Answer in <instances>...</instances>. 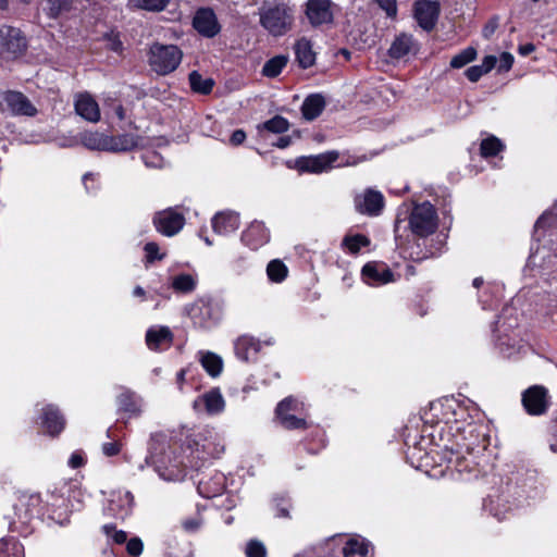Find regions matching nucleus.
I'll return each instance as SVG.
<instances>
[{"instance_id": "nucleus-35", "label": "nucleus", "mask_w": 557, "mask_h": 557, "mask_svg": "<svg viewBox=\"0 0 557 557\" xmlns=\"http://www.w3.org/2000/svg\"><path fill=\"white\" fill-rule=\"evenodd\" d=\"M325 108V99L320 94L309 95L301 104V114L305 120H315Z\"/></svg>"}, {"instance_id": "nucleus-24", "label": "nucleus", "mask_w": 557, "mask_h": 557, "mask_svg": "<svg viewBox=\"0 0 557 557\" xmlns=\"http://www.w3.org/2000/svg\"><path fill=\"white\" fill-rule=\"evenodd\" d=\"M3 101L13 115L35 116L37 109L29 99L20 91L8 90L3 92Z\"/></svg>"}, {"instance_id": "nucleus-5", "label": "nucleus", "mask_w": 557, "mask_h": 557, "mask_svg": "<svg viewBox=\"0 0 557 557\" xmlns=\"http://www.w3.org/2000/svg\"><path fill=\"white\" fill-rule=\"evenodd\" d=\"M183 60V51L176 45L153 42L147 52V62L152 72L159 76L173 73Z\"/></svg>"}, {"instance_id": "nucleus-64", "label": "nucleus", "mask_w": 557, "mask_h": 557, "mask_svg": "<svg viewBox=\"0 0 557 557\" xmlns=\"http://www.w3.org/2000/svg\"><path fill=\"white\" fill-rule=\"evenodd\" d=\"M201 521L197 518L187 519L183 522V527L188 532H195L200 528Z\"/></svg>"}, {"instance_id": "nucleus-58", "label": "nucleus", "mask_w": 557, "mask_h": 557, "mask_svg": "<svg viewBox=\"0 0 557 557\" xmlns=\"http://www.w3.org/2000/svg\"><path fill=\"white\" fill-rule=\"evenodd\" d=\"M122 445L117 441L103 443L101 445L102 454L107 457H113L120 454Z\"/></svg>"}, {"instance_id": "nucleus-49", "label": "nucleus", "mask_w": 557, "mask_h": 557, "mask_svg": "<svg viewBox=\"0 0 557 557\" xmlns=\"http://www.w3.org/2000/svg\"><path fill=\"white\" fill-rule=\"evenodd\" d=\"M476 50L473 47H468L451 58L450 66L453 69H461L476 58Z\"/></svg>"}, {"instance_id": "nucleus-14", "label": "nucleus", "mask_w": 557, "mask_h": 557, "mask_svg": "<svg viewBox=\"0 0 557 557\" xmlns=\"http://www.w3.org/2000/svg\"><path fill=\"white\" fill-rule=\"evenodd\" d=\"M361 278L367 285L379 287L394 282L395 275L384 262L370 261L362 267Z\"/></svg>"}, {"instance_id": "nucleus-12", "label": "nucleus", "mask_w": 557, "mask_h": 557, "mask_svg": "<svg viewBox=\"0 0 557 557\" xmlns=\"http://www.w3.org/2000/svg\"><path fill=\"white\" fill-rule=\"evenodd\" d=\"M521 403L528 414L543 416L549 407L548 391L542 385H532L522 392Z\"/></svg>"}, {"instance_id": "nucleus-17", "label": "nucleus", "mask_w": 557, "mask_h": 557, "mask_svg": "<svg viewBox=\"0 0 557 557\" xmlns=\"http://www.w3.org/2000/svg\"><path fill=\"white\" fill-rule=\"evenodd\" d=\"M331 0H307L306 16L313 27L331 24L334 20Z\"/></svg>"}, {"instance_id": "nucleus-43", "label": "nucleus", "mask_w": 557, "mask_h": 557, "mask_svg": "<svg viewBox=\"0 0 557 557\" xmlns=\"http://www.w3.org/2000/svg\"><path fill=\"white\" fill-rule=\"evenodd\" d=\"M257 128L259 133L265 131L273 134H283L288 131L289 122L287 119L281 115H275L272 119L259 124Z\"/></svg>"}, {"instance_id": "nucleus-40", "label": "nucleus", "mask_w": 557, "mask_h": 557, "mask_svg": "<svg viewBox=\"0 0 557 557\" xmlns=\"http://www.w3.org/2000/svg\"><path fill=\"white\" fill-rule=\"evenodd\" d=\"M198 284V276L190 273H181L172 277L171 287L175 293H193Z\"/></svg>"}, {"instance_id": "nucleus-23", "label": "nucleus", "mask_w": 557, "mask_h": 557, "mask_svg": "<svg viewBox=\"0 0 557 557\" xmlns=\"http://www.w3.org/2000/svg\"><path fill=\"white\" fill-rule=\"evenodd\" d=\"M242 243L251 250H258L270 240V232L264 223L251 222L242 233Z\"/></svg>"}, {"instance_id": "nucleus-57", "label": "nucleus", "mask_w": 557, "mask_h": 557, "mask_svg": "<svg viewBox=\"0 0 557 557\" xmlns=\"http://www.w3.org/2000/svg\"><path fill=\"white\" fill-rule=\"evenodd\" d=\"M515 58L510 52H502L497 59V72L506 73L513 64Z\"/></svg>"}, {"instance_id": "nucleus-9", "label": "nucleus", "mask_w": 557, "mask_h": 557, "mask_svg": "<svg viewBox=\"0 0 557 557\" xmlns=\"http://www.w3.org/2000/svg\"><path fill=\"white\" fill-rule=\"evenodd\" d=\"M222 306L213 300H198L188 310L194 325L198 329L210 330L222 319Z\"/></svg>"}, {"instance_id": "nucleus-15", "label": "nucleus", "mask_w": 557, "mask_h": 557, "mask_svg": "<svg viewBox=\"0 0 557 557\" xmlns=\"http://www.w3.org/2000/svg\"><path fill=\"white\" fill-rule=\"evenodd\" d=\"M354 203L357 212L376 216L384 208V197L381 191L368 188L362 194L355 196Z\"/></svg>"}, {"instance_id": "nucleus-63", "label": "nucleus", "mask_w": 557, "mask_h": 557, "mask_svg": "<svg viewBox=\"0 0 557 557\" xmlns=\"http://www.w3.org/2000/svg\"><path fill=\"white\" fill-rule=\"evenodd\" d=\"M246 139V133L243 129H236L233 132L230 141L233 146H238Z\"/></svg>"}, {"instance_id": "nucleus-7", "label": "nucleus", "mask_w": 557, "mask_h": 557, "mask_svg": "<svg viewBox=\"0 0 557 557\" xmlns=\"http://www.w3.org/2000/svg\"><path fill=\"white\" fill-rule=\"evenodd\" d=\"M275 413L280 424L286 430H301L308 425L305 404L293 396L280 401Z\"/></svg>"}, {"instance_id": "nucleus-2", "label": "nucleus", "mask_w": 557, "mask_h": 557, "mask_svg": "<svg viewBox=\"0 0 557 557\" xmlns=\"http://www.w3.org/2000/svg\"><path fill=\"white\" fill-rule=\"evenodd\" d=\"M184 447V451L188 453L186 457L188 466L198 470L199 462L220 458L225 450V443L223 436L215 430L203 428L189 434ZM147 466H152L160 479L170 482L183 480L187 468L184 458L176 455V443H173L164 433L151 435L148 456L138 469L144 470Z\"/></svg>"}, {"instance_id": "nucleus-33", "label": "nucleus", "mask_w": 557, "mask_h": 557, "mask_svg": "<svg viewBox=\"0 0 557 557\" xmlns=\"http://www.w3.org/2000/svg\"><path fill=\"white\" fill-rule=\"evenodd\" d=\"M46 519L64 525L69 522V511L62 497H52V502L46 504Z\"/></svg>"}, {"instance_id": "nucleus-18", "label": "nucleus", "mask_w": 557, "mask_h": 557, "mask_svg": "<svg viewBox=\"0 0 557 557\" xmlns=\"http://www.w3.org/2000/svg\"><path fill=\"white\" fill-rule=\"evenodd\" d=\"M440 3L431 0H419L413 5V15L419 26L430 32L432 30L440 16Z\"/></svg>"}, {"instance_id": "nucleus-45", "label": "nucleus", "mask_w": 557, "mask_h": 557, "mask_svg": "<svg viewBox=\"0 0 557 557\" xmlns=\"http://www.w3.org/2000/svg\"><path fill=\"white\" fill-rule=\"evenodd\" d=\"M287 62L288 58L286 55H275L264 63L262 67V74L265 77L274 78L281 74Z\"/></svg>"}, {"instance_id": "nucleus-21", "label": "nucleus", "mask_w": 557, "mask_h": 557, "mask_svg": "<svg viewBox=\"0 0 557 557\" xmlns=\"http://www.w3.org/2000/svg\"><path fill=\"white\" fill-rule=\"evenodd\" d=\"M25 46V38L21 35L20 29L9 25L0 26V54L16 55L23 52Z\"/></svg>"}, {"instance_id": "nucleus-36", "label": "nucleus", "mask_w": 557, "mask_h": 557, "mask_svg": "<svg viewBox=\"0 0 557 557\" xmlns=\"http://www.w3.org/2000/svg\"><path fill=\"white\" fill-rule=\"evenodd\" d=\"M370 244V238L363 234H346L341 243V248L347 255L357 256L363 248L369 247Z\"/></svg>"}, {"instance_id": "nucleus-38", "label": "nucleus", "mask_w": 557, "mask_h": 557, "mask_svg": "<svg viewBox=\"0 0 557 557\" xmlns=\"http://www.w3.org/2000/svg\"><path fill=\"white\" fill-rule=\"evenodd\" d=\"M557 224V201L555 205L546 210L535 222L533 237L536 240H541L542 236L545 235L546 231Z\"/></svg>"}, {"instance_id": "nucleus-20", "label": "nucleus", "mask_w": 557, "mask_h": 557, "mask_svg": "<svg viewBox=\"0 0 557 557\" xmlns=\"http://www.w3.org/2000/svg\"><path fill=\"white\" fill-rule=\"evenodd\" d=\"M338 159L336 151H329L315 156L300 157L296 161L300 172L321 173L329 169Z\"/></svg>"}, {"instance_id": "nucleus-51", "label": "nucleus", "mask_w": 557, "mask_h": 557, "mask_svg": "<svg viewBox=\"0 0 557 557\" xmlns=\"http://www.w3.org/2000/svg\"><path fill=\"white\" fill-rule=\"evenodd\" d=\"M129 2L136 8L159 12L166 7L169 0H129Z\"/></svg>"}, {"instance_id": "nucleus-19", "label": "nucleus", "mask_w": 557, "mask_h": 557, "mask_svg": "<svg viewBox=\"0 0 557 557\" xmlns=\"http://www.w3.org/2000/svg\"><path fill=\"white\" fill-rule=\"evenodd\" d=\"M225 482L226 478L222 472L212 470L198 480L197 491L203 498L219 497L224 492Z\"/></svg>"}, {"instance_id": "nucleus-42", "label": "nucleus", "mask_w": 557, "mask_h": 557, "mask_svg": "<svg viewBox=\"0 0 557 557\" xmlns=\"http://www.w3.org/2000/svg\"><path fill=\"white\" fill-rule=\"evenodd\" d=\"M188 81L191 90L200 95H209L214 86L211 77H203L198 71H191Z\"/></svg>"}, {"instance_id": "nucleus-52", "label": "nucleus", "mask_w": 557, "mask_h": 557, "mask_svg": "<svg viewBox=\"0 0 557 557\" xmlns=\"http://www.w3.org/2000/svg\"><path fill=\"white\" fill-rule=\"evenodd\" d=\"M141 159L147 168L151 169H161L164 166L165 161L163 157L154 151V150H147L141 154Z\"/></svg>"}, {"instance_id": "nucleus-27", "label": "nucleus", "mask_w": 557, "mask_h": 557, "mask_svg": "<svg viewBox=\"0 0 557 557\" xmlns=\"http://www.w3.org/2000/svg\"><path fill=\"white\" fill-rule=\"evenodd\" d=\"M172 343L173 333L168 326H152L146 332V344L150 350H166Z\"/></svg>"}, {"instance_id": "nucleus-8", "label": "nucleus", "mask_w": 557, "mask_h": 557, "mask_svg": "<svg viewBox=\"0 0 557 557\" xmlns=\"http://www.w3.org/2000/svg\"><path fill=\"white\" fill-rule=\"evenodd\" d=\"M438 225L437 213L433 205L424 201L416 205L409 215V227L419 237L433 234Z\"/></svg>"}, {"instance_id": "nucleus-59", "label": "nucleus", "mask_w": 557, "mask_h": 557, "mask_svg": "<svg viewBox=\"0 0 557 557\" xmlns=\"http://www.w3.org/2000/svg\"><path fill=\"white\" fill-rule=\"evenodd\" d=\"M248 265H249L248 258L246 256H242V255L236 257L231 262L232 270L234 272H236L237 274H242L243 272H245L247 270Z\"/></svg>"}, {"instance_id": "nucleus-61", "label": "nucleus", "mask_w": 557, "mask_h": 557, "mask_svg": "<svg viewBox=\"0 0 557 557\" xmlns=\"http://www.w3.org/2000/svg\"><path fill=\"white\" fill-rule=\"evenodd\" d=\"M85 463V458L82 451H74L69 458L67 465L72 469L81 468Z\"/></svg>"}, {"instance_id": "nucleus-11", "label": "nucleus", "mask_w": 557, "mask_h": 557, "mask_svg": "<svg viewBox=\"0 0 557 557\" xmlns=\"http://www.w3.org/2000/svg\"><path fill=\"white\" fill-rule=\"evenodd\" d=\"M133 508V494L126 490H114L110 492L103 510L108 517L124 520L132 515Z\"/></svg>"}, {"instance_id": "nucleus-48", "label": "nucleus", "mask_w": 557, "mask_h": 557, "mask_svg": "<svg viewBox=\"0 0 557 557\" xmlns=\"http://www.w3.org/2000/svg\"><path fill=\"white\" fill-rule=\"evenodd\" d=\"M101 530L107 536L108 542L112 544L122 545L125 544L128 539L127 532L117 530L115 524L112 523L102 525Z\"/></svg>"}, {"instance_id": "nucleus-4", "label": "nucleus", "mask_w": 557, "mask_h": 557, "mask_svg": "<svg viewBox=\"0 0 557 557\" xmlns=\"http://www.w3.org/2000/svg\"><path fill=\"white\" fill-rule=\"evenodd\" d=\"M515 486L512 484L513 479L510 478L505 485L494 490L483 500V509L498 521L509 518L518 507L519 500L515 495L521 497V493L518 492L517 488H520L521 492H524L525 484L519 486L518 478H515Z\"/></svg>"}, {"instance_id": "nucleus-37", "label": "nucleus", "mask_w": 557, "mask_h": 557, "mask_svg": "<svg viewBox=\"0 0 557 557\" xmlns=\"http://www.w3.org/2000/svg\"><path fill=\"white\" fill-rule=\"evenodd\" d=\"M79 143L89 150L109 151L108 135L99 132H84L79 134Z\"/></svg>"}, {"instance_id": "nucleus-54", "label": "nucleus", "mask_w": 557, "mask_h": 557, "mask_svg": "<svg viewBox=\"0 0 557 557\" xmlns=\"http://www.w3.org/2000/svg\"><path fill=\"white\" fill-rule=\"evenodd\" d=\"M247 557H267V549L262 542L258 540H251L246 546Z\"/></svg>"}, {"instance_id": "nucleus-1", "label": "nucleus", "mask_w": 557, "mask_h": 557, "mask_svg": "<svg viewBox=\"0 0 557 557\" xmlns=\"http://www.w3.org/2000/svg\"><path fill=\"white\" fill-rule=\"evenodd\" d=\"M437 417L435 431L438 442L430 451L421 443L409 447L407 460L416 469L431 468L433 476H449L453 480L471 481L481 470L476 457L486 448L484 425L478 407L468 398L448 397L432 404Z\"/></svg>"}, {"instance_id": "nucleus-3", "label": "nucleus", "mask_w": 557, "mask_h": 557, "mask_svg": "<svg viewBox=\"0 0 557 557\" xmlns=\"http://www.w3.org/2000/svg\"><path fill=\"white\" fill-rule=\"evenodd\" d=\"M512 311V308H504L492 330L496 334L495 345L498 352L507 359H517L529 350V345L515 332L518 319Z\"/></svg>"}, {"instance_id": "nucleus-55", "label": "nucleus", "mask_w": 557, "mask_h": 557, "mask_svg": "<svg viewBox=\"0 0 557 557\" xmlns=\"http://www.w3.org/2000/svg\"><path fill=\"white\" fill-rule=\"evenodd\" d=\"M125 548L131 557H139L144 550V542L138 536L127 539Z\"/></svg>"}, {"instance_id": "nucleus-50", "label": "nucleus", "mask_w": 557, "mask_h": 557, "mask_svg": "<svg viewBox=\"0 0 557 557\" xmlns=\"http://www.w3.org/2000/svg\"><path fill=\"white\" fill-rule=\"evenodd\" d=\"M144 251L146 265L152 264L156 261H161L165 258V252L160 251V247L156 242L146 243Z\"/></svg>"}, {"instance_id": "nucleus-6", "label": "nucleus", "mask_w": 557, "mask_h": 557, "mask_svg": "<svg viewBox=\"0 0 557 557\" xmlns=\"http://www.w3.org/2000/svg\"><path fill=\"white\" fill-rule=\"evenodd\" d=\"M260 25L272 36L286 34L293 26V10L285 3L262 5L259 9Z\"/></svg>"}, {"instance_id": "nucleus-28", "label": "nucleus", "mask_w": 557, "mask_h": 557, "mask_svg": "<svg viewBox=\"0 0 557 557\" xmlns=\"http://www.w3.org/2000/svg\"><path fill=\"white\" fill-rule=\"evenodd\" d=\"M199 406H203L209 416L222 413L225 409V400L220 388L213 387L199 396L194 401V408L197 409Z\"/></svg>"}, {"instance_id": "nucleus-46", "label": "nucleus", "mask_w": 557, "mask_h": 557, "mask_svg": "<svg viewBox=\"0 0 557 557\" xmlns=\"http://www.w3.org/2000/svg\"><path fill=\"white\" fill-rule=\"evenodd\" d=\"M288 274L286 264L280 260H271L267 265V275L272 283H282Z\"/></svg>"}, {"instance_id": "nucleus-22", "label": "nucleus", "mask_w": 557, "mask_h": 557, "mask_svg": "<svg viewBox=\"0 0 557 557\" xmlns=\"http://www.w3.org/2000/svg\"><path fill=\"white\" fill-rule=\"evenodd\" d=\"M74 109L77 115L90 123L100 120V109L96 99L87 91L77 92L74 96Z\"/></svg>"}, {"instance_id": "nucleus-25", "label": "nucleus", "mask_w": 557, "mask_h": 557, "mask_svg": "<svg viewBox=\"0 0 557 557\" xmlns=\"http://www.w3.org/2000/svg\"><path fill=\"white\" fill-rule=\"evenodd\" d=\"M419 51V44L412 35L403 33L395 37L388 49L392 59L400 60L416 55Z\"/></svg>"}, {"instance_id": "nucleus-29", "label": "nucleus", "mask_w": 557, "mask_h": 557, "mask_svg": "<svg viewBox=\"0 0 557 557\" xmlns=\"http://www.w3.org/2000/svg\"><path fill=\"white\" fill-rule=\"evenodd\" d=\"M212 228L218 235L227 236L238 230L240 225L239 214L234 211L218 212L212 218Z\"/></svg>"}, {"instance_id": "nucleus-60", "label": "nucleus", "mask_w": 557, "mask_h": 557, "mask_svg": "<svg viewBox=\"0 0 557 557\" xmlns=\"http://www.w3.org/2000/svg\"><path fill=\"white\" fill-rule=\"evenodd\" d=\"M465 74L470 82L475 83L486 73L480 65H472L467 69Z\"/></svg>"}, {"instance_id": "nucleus-10", "label": "nucleus", "mask_w": 557, "mask_h": 557, "mask_svg": "<svg viewBox=\"0 0 557 557\" xmlns=\"http://www.w3.org/2000/svg\"><path fill=\"white\" fill-rule=\"evenodd\" d=\"M185 216L176 207L157 211L152 215V225L154 230L165 237L177 235L185 225Z\"/></svg>"}, {"instance_id": "nucleus-26", "label": "nucleus", "mask_w": 557, "mask_h": 557, "mask_svg": "<svg viewBox=\"0 0 557 557\" xmlns=\"http://www.w3.org/2000/svg\"><path fill=\"white\" fill-rule=\"evenodd\" d=\"M40 423L51 436L60 434L65 426L63 414L53 405H46L41 408Z\"/></svg>"}, {"instance_id": "nucleus-53", "label": "nucleus", "mask_w": 557, "mask_h": 557, "mask_svg": "<svg viewBox=\"0 0 557 557\" xmlns=\"http://www.w3.org/2000/svg\"><path fill=\"white\" fill-rule=\"evenodd\" d=\"M274 508L276 510L275 517L277 518H290L289 508L290 500L286 496H276L273 499Z\"/></svg>"}, {"instance_id": "nucleus-13", "label": "nucleus", "mask_w": 557, "mask_h": 557, "mask_svg": "<svg viewBox=\"0 0 557 557\" xmlns=\"http://www.w3.org/2000/svg\"><path fill=\"white\" fill-rule=\"evenodd\" d=\"M15 515L23 524H28L33 519H46V505L39 494H32L20 498L15 506Z\"/></svg>"}, {"instance_id": "nucleus-39", "label": "nucleus", "mask_w": 557, "mask_h": 557, "mask_svg": "<svg viewBox=\"0 0 557 557\" xmlns=\"http://www.w3.org/2000/svg\"><path fill=\"white\" fill-rule=\"evenodd\" d=\"M371 543L361 536H355L346 542L343 547L344 557H364L369 554Z\"/></svg>"}, {"instance_id": "nucleus-16", "label": "nucleus", "mask_w": 557, "mask_h": 557, "mask_svg": "<svg viewBox=\"0 0 557 557\" xmlns=\"http://www.w3.org/2000/svg\"><path fill=\"white\" fill-rule=\"evenodd\" d=\"M193 27L206 38L215 37L221 30V25L211 8H199L195 12Z\"/></svg>"}, {"instance_id": "nucleus-47", "label": "nucleus", "mask_w": 557, "mask_h": 557, "mask_svg": "<svg viewBox=\"0 0 557 557\" xmlns=\"http://www.w3.org/2000/svg\"><path fill=\"white\" fill-rule=\"evenodd\" d=\"M504 144L495 136H490L481 143V154L484 158L495 157L504 149Z\"/></svg>"}, {"instance_id": "nucleus-44", "label": "nucleus", "mask_w": 557, "mask_h": 557, "mask_svg": "<svg viewBox=\"0 0 557 557\" xmlns=\"http://www.w3.org/2000/svg\"><path fill=\"white\" fill-rule=\"evenodd\" d=\"M73 0H45L44 11L50 18H58L62 13L71 11Z\"/></svg>"}, {"instance_id": "nucleus-34", "label": "nucleus", "mask_w": 557, "mask_h": 557, "mask_svg": "<svg viewBox=\"0 0 557 557\" xmlns=\"http://www.w3.org/2000/svg\"><path fill=\"white\" fill-rule=\"evenodd\" d=\"M296 61L302 69L311 67L315 62V53L312 44L307 38H300L294 46Z\"/></svg>"}, {"instance_id": "nucleus-56", "label": "nucleus", "mask_w": 557, "mask_h": 557, "mask_svg": "<svg viewBox=\"0 0 557 557\" xmlns=\"http://www.w3.org/2000/svg\"><path fill=\"white\" fill-rule=\"evenodd\" d=\"M375 2L385 12L387 17L395 18L397 16V0H375Z\"/></svg>"}, {"instance_id": "nucleus-31", "label": "nucleus", "mask_w": 557, "mask_h": 557, "mask_svg": "<svg viewBox=\"0 0 557 557\" xmlns=\"http://www.w3.org/2000/svg\"><path fill=\"white\" fill-rule=\"evenodd\" d=\"M197 358L209 376L215 379L221 375L223 371V359L221 356L209 350H199Z\"/></svg>"}, {"instance_id": "nucleus-62", "label": "nucleus", "mask_w": 557, "mask_h": 557, "mask_svg": "<svg viewBox=\"0 0 557 557\" xmlns=\"http://www.w3.org/2000/svg\"><path fill=\"white\" fill-rule=\"evenodd\" d=\"M496 64H497V58L495 55H486L483 59V62H482V64H480V66L482 67V70L485 73H488L496 66Z\"/></svg>"}, {"instance_id": "nucleus-30", "label": "nucleus", "mask_w": 557, "mask_h": 557, "mask_svg": "<svg viewBox=\"0 0 557 557\" xmlns=\"http://www.w3.org/2000/svg\"><path fill=\"white\" fill-rule=\"evenodd\" d=\"M260 348V342L255 337L248 335H243L238 337L234 343L235 356L239 360L245 362L255 359Z\"/></svg>"}, {"instance_id": "nucleus-32", "label": "nucleus", "mask_w": 557, "mask_h": 557, "mask_svg": "<svg viewBox=\"0 0 557 557\" xmlns=\"http://www.w3.org/2000/svg\"><path fill=\"white\" fill-rule=\"evenodd\" d=\"M140 141L137 134L108 135L109 152H127L135 149Z\"/></svg>"}, {"instance_id": "nucleus-41", "label": "nucleus", "mask_w": 557, "mask_h": 557, "mask_svg": "<svg viewBox=\"0 0 557 557\" xmlns=\"http://www.w3.org/2000/svg\"><path fill=\"white\" fill-rule=\"evenodd\" d=\"M141 398L131 391H124L117 396L120 410L131 414H138L141 411Z\"/></svg>"}]
</instances>
